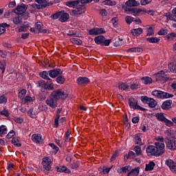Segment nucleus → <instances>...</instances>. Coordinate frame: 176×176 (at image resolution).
Instances as JSON below:
<instances>
[{
	"label": "nucleus",
	"instance_id": "37998d69",
	"mask_svg": "<svg viewBox=\"0 0 176 176\" xmlns=\"http://www.w3.org/2000/svg\"><path fill=\"white\" fill-rule=\"evenodd\" d=\"M128 173H130V175H135L138 176L140 174V168H135L131 170V171L129 172Z\"/></svg>",
	"mask_w": 176,
	"mask_h": 176
},
{
	"label": "nucleus",
	"instance_id": "ddd939ff",
	"mask_svg": "<svg viewBox=\"0 0 176 176\" xmlns=\"http://www.w3.org/2000/svg\"><path fill=\"white\" fill-rule=\"evenodd\" d=\"M76 83L79 86H86L90 83V79L87 77H78L76 79Z\"/></svg>",
	"mask_w": 176,
	"mask_h": 176
},
{
	"label": "nucleus",
	"instance_id": "39448f33",
	"mask_svg": "<svg viewBox=\"0 0 176 176\" xmlns=\"http://www.w3.org/2000/svg\"><path fill=\"white\" fill-rule=\"evenodd\" d=\"M128 104L132 109H139L140 111H146V109L142 107L138 104V100L134 98H130L128 100Z\"/></svg>",
	"mask_w": 176,
	"mask_h": 176
},
{
	"label": "nucleus",
	"instance_id": "6ab92c4d",
	"mask_svg": "<svg viewBox=\"0 0 176 176\" xmlns=\"http://www.w3.org/2000/svg\"><path fill=\"white\" fill-rule=\"evenodd\" d=\"M40 78L42 79H45V80H48L49 82H53V80L50 78L49 76V71H43L39 73Z\"/></svg>",
	"mask_w": 176,
	"mask_h": 176
},
{
	"label": "nucleus",
	"instance_id": "f704fd0d",
	"mask_svg": "<svg viewBox=\"0 0 176 176\" xmlns=\"http://www.w3.org/2000/svg\"><path fill=\"white\" fill-rule=\"evenodd\" d=\"M8 133V128H6V126L1 125L0 126V137H3L5 134Z\"/></svg>",
	"mask_w": 176,
	"mask_h": 176
},
{
	"label": "nucleus",
	"instance_id": "4468645a",
	"mask_svg": "<svg viewBox=\"0 0 176 176\" xmlns=\"http://www.w3.org/2000/svg\"><path fill=\"white\" fill-rule=\"evenodd\" d=\"M142 133H139L133 135V141L137 146H142V145H144V143H142Z\"/></svg>",
	"mask_w": 176,
	"mask_h": 176
},
{
	"label": "nucleus",
	"instance_id": "e433bc0d",
	"mask_svg": "<svg viewBox=\"0 0 176 176\" xmlns=\"http://www.w3.org/2000/svg\"><path fill=\"white\" fill-rule=\"evenodd\" d=\"M147 104L150 108H155V107L157 105V102H156L155 99L151 98Z\"/></svg>",
	"mask_w": 176,
	"mask_h": 176
},
{
	"label": "nucleus",
	"instance_id": "c03bdc74",
	"mask_svg": "<svg viewBox=\"0 0 176 176\" xmlns=\"http://www.w3.org/2000/svg\"><path fill=\"white\" fill-rule=\"evenodd\" d=\"M168 41H173L174 38H176V33L175 32H171L167 34L166 36Z\"/></svg>",
	"mask_w": 176,
	"mask_h": 176
},
{
	"label": "nucleus",
	"instance_id": "cd10ccee",
	"mask_svg": "<svg viewBox=\"0 0 176 176\" xmlns=\"http://www.w3.org/2000/svg\"><path fill=\"white\" fill-rule=\"evenodd\" d=\"M11 143L15 146H18V147L21 146V143H20V138L19 137L12 138Z\"/></svg>",
	"mask_w": 176,
	"mask_h": 176
},
{
	"label": "nucleus",
	"instance_id": "a18cd8bd",
	"mask_svg": "<svg viewBox=\"0 0 176 176\" xmlns=\"http://www.w3.org/2000/svg\"><path fill=\"white\" fill-rule=\"evenodd\" d=\"M89 35L97 36V29L96 28H94L89 30H88Z\"/></svg>",
	"mask_w": 176,
	"mask_h": 176
},
{
	"label": "nucleus",
	"instance_id": "f03ea898",
	"mask_svg": "<svg viewBox=\"0 0 176 176\" xmlns=\"http://www.w3.org/2000/svg\"><path fill=\"white\" fill-rule=\"evenodd\" d=\"M164 138H161V142H157L154 145H148L146 148V152L148 156H155V157H159L162 155L166 153L165 145H164Z\"/></svg>",
	"mask_w": 176,
	"mask_h": 176
},
{
	"label": "nucleus",
	"instance_id": "393cba45",
	"mask_svg": "<svg viewBox=\"0 0 176 176\" xmlns=\"http://www.w3.org/2000/svg\"><path fill=\"white\" fill-rule=\"evenodd\" d=\"M143 32L144 30L142 28L131 30V34L133 35V36H140V35H141V34Z\"/></svg>",
	"mask_w": 176,
	"mask_h": 176
},
{
	"label": "nucleus",
	"instance_id": "2eb2a0df",
	"mask_svg": "<svg viewBox=\"0 0 176 176\" xmlns=\"http://www.w3.org/2000/svg\"><path fill=\"white\" fill-rule=\"evenodd\" d=\"M166 165L169 167L172 173H176V163L173 160H167L165 162Z\"/></svg>",
	"mask_w": 176,
	"mask_h": 176
},
{
	"label": "nucleus",
	"instance_id": "5fc2aeb1",
	"mask_svg": "<svg viewBox=\"0 0 176 176\" xmlns=\"http://www.w3.org/2000/svg\"><path fill=\"white\" fill-rule=\"evenodd\" d=\"M164 122L165 123L166 126H167L168 127H171L174 126V122H173L171 120L167 118L164 121Z\"/></svg>",
	"mask_w": 176,
	"mask_h": 176
},
{
	"label": "nucleus",
	"instance_id": "c756f323",
	"mask_svg": "<svg viewBox=\"0 0 176 176\" xmlns=\"http://www.w3.org/2000/svg\"><path fill=\"white\" fill-rule=\"evenodd\" d=\"M56 78V82L58 83V85H64L65 83V77L64 76L60 74Z\"/></svg>",
	"mask_w": 176,
	"mask_h": 176
},
{
	"label": "nucleus",
	"instance_id": "bb28decb",
	"mask_svg": "<svg viewBox=\"0 0 176 176\" xmlns=\"http://www.w3.org/2000/svg\"><path fill=\"white\" fill-rule=\"evenodd\" d=\"M155 166H156V164H155L153 161L150 162L148 164H146L145 171H152L153 168H155Z\"/></svg>",
	"mask_w": 176,
	"mask_h": 176
},
{
	"label": "nucleus",
	"instance_id": "4c0bfd02",
	"mask_svg": "<svg viewBox=\"0 0 176 176\" xmlns=\"http://www.w3.org/2000/svg\"><path fill=\"white\" fill-rule=\"evenodd\" d=\"M146 36H152V35H155V31H153V28L149 27L146 28Z\"/></svg>",
	"mask_w": 176,
	"mask_h": 176
},
{
	"label": "nucleus",
	"instance_id": "a878e982",
	"mask_svg": "<svg viewBox=\"0 0 176 176\" xmlns=\"http://www.w3.org/2000/svg\"><path fill=\"white\" fill-rule=\"evenodd\" d=\"M10 27V25L3 23L0 24V35H2V34H5L6 32V28H9Z\"/></svg>",
	"mask_w": 176,
	"mask_h": 176
},
{
	"label": "nucleus",
	"instance_id": "f3484780",
	"mask_svg": "<svg viewBox=\"0 0 176 176\" xmlns=\"http://www.w3.org/2000/svg\"><path fill=\"white\" fill-rule=\"evenodd\" d=\"M68 20H69V14L65 12V11H60L59 21H60V23H66Z\"/></svg>",
	"mask_w": 176,
	"mask_h": 176
},
{
	"label": "nucleus",
	"instance_id": "680f3d73",
	"mask_svg": "<svg viewBox=\"0 0 176 176\" xmlns=\"http://www.w3.org/2000/svg\"><path fill=\"white\" fill-rule=\"evenodd\" d=\"M36 28L38 31V32L42 30V27L43 26V23L42 22H37L35 23Z\"/></svg>",
	"mask_w": 176,
	"mask_h": 176
},
{
	"label": "nucleus",
	"instance_id": "052dcab7",
	"mask_svg": "<svg viewBox=\"0 0 176 176\" xmlns=\"http://www.w3.org/2000/svg\"><path fill=\"white\" fill-rule=\"evenodd\" d=\"M60 15H61V11H59L51 15V19H57L58 18L60 19Z\"/></svg>",
	"mask_w": 176,
	"mask_h": 176
},
{
	"label": "nucleus",
	"instance_id": "3c124183",
	"mask_svg": "<svg viewBox=\"0 0 176 176\" xmlns=\"http://www.w3.org/2000/svg\"><path fill=\"white\" fill-rule=\"evenodd\" d=\"M107 31L102 28H96V35H101V34H105Z\"/></svg>",
	"mask_w": 176,
	"mask_h": 176
},
{
	"label": "nucleus",
	"instance_id": "9b49d317",
	"mask_svg": "<svg viewBox=\"0 0 176 176\" xmlns=\"http://www.w3.org/2000/svg\"><path fill=\"white\" fill-rule=\"evenodd\" d=\"M28 9V5L22 3L20 6H18L14 10H12V12L13 13H16V14H19V16H20L21 14L25 13Z\"/></svg>",
	"mask_w": 176,
	"mask_h": 176
},
{
	"label": "nucleus",
	"instance_id": "79ce46f5",
	"mask_svg": "<svg viewBox=\"0 0 176 176\" xmlns=\"http://www.w3.org/2000/svg\"><path fill=\"white\" fill-rule=\"evenodd\" d=\"M28 116L32 119H35L36 118V115H35V112L34 111V109H30L28 111Z\"/></svg>",
	"mask_w": 176,
	"mask_h": 176
},
{
	"label": "nucleus",
	"instance_id": "09e8293b",
	"mask_svg": "<svg viewBox=\"0 0 176 176\" xmlns=\"http://www.w3.org/2000/svg\"><path fill=\"white\" fill-rule=\"evenodd\" d=\"M44 90H54V87L53 86V82H49V84H46L45 88Z\"/></svg>",
	"mask_w": 176,
	"mask_h": 176
},
{
	"label": "nucleus",
	"instance_id": "5701e85b",
	"mask_svg": "<svg viewBox=\"0 0 176 176\" xmlns=\"http://www.w3.org/2000/svg\"><path fill=\"white\" fill-rule=\"evenodd\" d=\"M80 3V0H76V1H66L65 5L68 6V8H73L75 9L76 6H78Z\"/></svg>",
	"mask_w": 176,
	"mask_h": 176
},
{
	"label": "nucleus",
	"instance_id": "b1692460",
	"mask_svg": "<svg viewBox=\"0 0 176 176\" xmlns=\"http://www.w3.org/2000/svg\"><path fill=\"white\" fill-rule=\"evenodd\" d=\"M63 111V108L58 109L56 111V115L54 118V127L57 129L58 127V120H60V113Z\"/></svg>",
	"mask_w": 176,
	"mask_h": 176
},
{
	"label": "nucleus",
	"instance_id": "864d4df0",
	"mask_svg": "<svg viewBox=\"0 0 176 176\" xmlns=\"http://www.w3.org/2000/svg\"><path fill=\"white\" fill-rule=\"evenodd\" d=\"M118 156H119V151H116L111 157V162H113V160H116Z\"/></svg>",
	"mask_w": 176,
	"mask_h": 176
},
{
	"label": "nucleus",
	"instance_id": "774afa93",
	"mask_svg": "<svg viewBox=\"0 0 176 176\" xmlns=\"http://www.w3.org/2000/svg\"><path fill=\"white\" fill-rule=\"evenodd\" d=\"M16 134L14 130H11L7 135L6 138H12V137H14V135Z\"/></svg>",
	"mask_w": 176,
	"mask_h": 176
},
{
	"label": "nucleus",
	"instance_id": "4be33fe9",
	"mask_svg": "<svg viewBox=\"0 0 176 176\" xmlns=\"http://www.w3.org/2000/svg\"><path fill=\"white\" fill-rule=\"evenodd\" d=\"M118 89L123 91H129V90H130V85H129V82H120L118 85Z\"/></svg>",
	"mask_w": 176,
	"mask_h": 176
},
{
	"label": "nucleus",
	"instance_id": "ea45409f",
	"mask_svg": "<svg viewBox=\"0 0 176 176\" xmlns=\"http://www.w3.org/2000/svg\"><path fill=\"white\" fill-rule=\"evenodd\" d=\"M46 85H47L46 82L43 80H41L38 81V82L37 83V87H41L42 90H45L46 87Z\"/></svg>",
	"mask_w": 176,
	"mask_h": 176
},
{
	"label": "nucleus",
	"instance_id": "f8f14e48",
	"mask_svg": "<svg viewBox=\"0 0 176 176\" xmlns=\"http://www.w3.org/2000/svg\"><path fill=\"white\" fill-rule=\"evenodd\" d=\"M167 75L164 73V71H161L155 74V80L156 82H167L168 78H167Z\"/></svg>",
	"mask_w": 176,
	"mask_h": 176
},
{
	"label": "nucleus",
	"instance_id": "9d476101",
	"mask_svg": "<svg viewBox=\"0 0 176 176\" xmlns=\"http://www.w3.org/2000/svg\"><path fill=\"white\" fill-rule=\"evenodd\" d=\"M54 3L53 1H47V0H45V2L43 5L32 3L31 4V6L32 8H33V9H38V10H43V9H46V8L53 6Z\"/></svg>",
	"mask_w": 176,
	"mask_h": 176
},
{
	"label": "nucleus",
	"instance_id": "bf43d9fd",
	"mask_svg": "<svg viewBox=\"0 0 176 176\" xmlns=\"http://www.w3.org/2000/svg\"><path fill=\"white\" fill-rule=\"evenodd\" d=\"M0 115L9 118V111L7 109L0 110Z\"/></svg>",
	"mask_w": 176,
	"mask_h": 176
},
{
	"label": "nucleus",
	"instance_id": "6e6d98bb",
	"mask_svg": "<svg viewBox=\"0 0 176 176\" xmlns=\"http://www.w3.org/2000/svg\"><path fill=\"white\" fill-rule=\"evenodd\" d=\"M13 23L16 24V25L19 24H21L22 21H21V17H20V15H19L18 17H15L13 19Z\"/></svg>",
	"mask_w": 176,
	"mask_h": 176
},
{
	"label": "nucleus",
	"instance_id": "4d7b16f0",
	"mask_svg": "<svg viewBox=\"0 0 176 176\" xmlns=\"http://www.w3.org/2000/svg\"><path fill=\"white\" fill-rule=\"evenodd\" d=\"M79 166H80V164L77 161L71 164V168H72V170H75L78 168Z\"/></svg>",
	"mask_w": 176,
	"mask_h": 176
},
{
	"label": "nucleus",
	"instance_id": "2f4dec72",
	"mask_svg": "<svg viewBox=\"0 0 176 176\" xmlns=\"http://www.w3.org/2000/svg\"><path fill=\"white\" fill-rule=\"evenodd\" d=\"M129 168H130V166H125L122 168H118L117 171L118 173H119V174H124L126 173H129Z\"/></svg>",
	"mask_w": 176,
	"mask_h": 176
},
{
	"label": "nucleus",
	"instance_id": "0e129e2a",
	"mask_svg": "<svg viewBox=\"0 0 176 176\" xmlns=\"http://www.w3.org/2000/svg\"><path fill=\"white\" fill-rule=\"evenodd\" d=\"M5 65H6L5 61H0V69H1L2 74H3V72H5V69H6Z\"/></svg>",
	"mask_w": 176,
	"mask_h": 176
},
{
	"label": "nucleus",
	"instance_id": "49530a36",
	"mask_svg": "<svg viewBox=\"0 0 176 176\" xmlns=\"http://www.w3.org/2000/svg\"><path fill=\"white\" fill-rule=\"evenodd\" d=\"M125 21L126 24H129V25H130V24H131L133 21H134V18L131 16H127L125 17Z\"/></svg>",
	"mask_w": 176,
	"mask_h": 176
},
{
	"label": "nucleus",
	"instance_id": "e2e57ef3",
	"mask_svg": "<svg viewBox=\"0 0 176 176\" xmlns=\"http://www.w3.org/2000/svg\"><path fill=\"white\" fill-rule=\"evenodd\" d=\"M67 36H74L75 38L78 37V34H76V32L74 30H70L67 34Z\"/></svg>",
	"mask_w": 176,
	"mask_h": 176
},
{
	"label": "nucleus",
	"instance_id": "c85d7f7f",
	"mask_svg": "<svg viewBox=\"0 0 176 176\" xmlns=\"http://www.w3.org/2000/svg\"><path fill=\"white\" fill-rule=\"evenodd\" d=\"M146 41L148 42V43H159L160 38L157 37H148L146 38Z\"/></svg>",
	"mask_w": 176,
	"mask_h": 176
},
{
	"label": "nucleus",
	"instance_id": "c9c22d12",
	"mask_svg": "<svg viewBox=\"0 0 176 176\" xmlns=\"http://www.w3.org/2000/svg\"><path fill=\"white\" fill-rule=\"evenodd\" d=\"M133 151H135L136 156H141L142 155L141 146H135Z\"/></svg>",
	"mask_w": 176,
	"mask_h": 176
},
{
	"label": "nucleus",
	"instance_id": "20e7f679",
	"mask_svg": "<svg viewBox=\"0 0 176 176\" xmlns=\"http://www.w3.org/2000/svg\"><path fill=\"white\" fill-rule=\"evenodd\" d=\"M94 42L96 45H100V46H109L112 39H107L105 36L99 35L94 38Z\"/></svg>",
	"mask_w": 176,
	"mask_h": 176
},
{
	"label": "nucleus",
	"instance_id": "7c9ffc66",
	"mask_svg": "<svg viewBox=\"0 0 176 176\" xmlns=\"http://www.w3.org/2000/svg\"><path fill=\"white\" fill-rule=\"evenodd\" d=\"M141 80L144 85H151L152 83V78L148 76H144L141 78Z\"/></svg>",
	"mask_w": 176,
	"mask_h": 176
},
{
	"label": "nucleus",
	"instance_id": "a19ab883",
	"mask_svg": "<svg viewBox=\"0 0 176 176\" xmlns=\"http://www.w3.org/2000/svg\"><path fill=\"white\" fill-rule=\"evenodd\" d=\"M103 4L107 5V6H115L116 5V1L111 0H105L102 2Z\"/></svg>",
	"mask_w": 176,
	"mask_h": 176
},
{
	"label": "nucleus",
	"instance_id": "de8ad7c7",
	"mask_svg": "<svg viewBox=\"0 0 176 176\" xmlns=\"http://www.w3.org/2000/svg\"><path fill=\"white\" fill-rule=\"evenodd\" d=\"M130 89L131 90H137V89H140V84L138 82H133L131 85H130Z\"/></svg>",
	"mask_w": 176,
	"mask_h": 176
},
{
	"label": "nucleus",
	"instance_id": "58836bf2",
	"mask_svg": "<svg viewBox=\"0 0 176 176\" xmlns=\"http://www.w3.org/2000/svg\"><path fill=\"white\" fill-rule=\"evenodd\" d=\"M25 94H27V89H23L18 93V97L20 98V100H23Z\"/></svg>",
	"mask_w": 176,
	"mask_h": 176
},
{
	"label": "nucleus",
	"instance_id": "338daca9",
	"mask_svg": "<svg viewBox=\"0 0 176 176\" xmlns=\"http://www.w3.org/2000/svg\"><path fill=\"white\" fill-rule=\"evenodd\" d=\"M168 69L170 72L175 74V65H173V63H170L168 65Z\"/></svg>",
	"mask_w": 176,
	"mask_h": 176
},
{
	"label": "nucleus",
	"instance_id": "f257e3e1",
	"mask_svg": "<svg viewBox=\"0 0 176 176\" xmlns=\"http://www.w3.org/2000/svg\"><path fill=\"white\" fill-rule=\"evenodd\" d=\"M67 97L68 94L63 89L54 90L50 95V98L46 100L45 104L52 109H56L58 105V100H65Z\"/></svg>",
	"mask_w": 176,
	"mask_h": 176
},
{
	"label": "nucleus",
	"instance_id": "13d9d810",
	"mask_svg": "<svg viewBox=\"0 0 176 176\" xmlns=\"http://www.w3.org/2000/svg\"><path fill=\"white\" fill-rule=\"evenodd\" d=\"M151 98L146 96H143L141 97V101L143 102L144 104H148L149 102V99Z\"/></svg>",
	"mask_w": 176,
	"mask_h": 176
},
{
	"label": "nucleus",
	"instance_id": "412c9836",
	"mask_svg": "<svg viewBox=\"0 0 176 176\" xmlns=\"http://www.w3.org/2000/svg\"><path fill=\"white\" fill-rule=\"evenodd\" d=\"M31 139L36 144H42L43 142L42 135L41 134H33Z\"/></svg>",
	"mask_w": 176,
	"mask_h": 176
},
{
	"label": "nucleus",
	"instance_id": "0eeeda50",
	"mask_svg": "<svg viewBox=\"0 0 176 176\" xmlns=\"http://www.w3.org/2000/svg\"><path fill=\"white\" fill-rule=\"evenodd\" d=\"M166 147L170 151H176V139L174 138L166 137L165 138Z\"/></svg>",
	"mask_w": 176,
	"mask_h": 176
},
{
	"label": "nucleus",
	"instance_id": "69168bd1",
	"mask_svg": "<svg viewBox=\"0 0 176 176\" xmlns=\"http://www.w3.org/2000/svg\"><path fill=\"white\" fill-rule=\"evenodd\" d=\"M174 97V94H169L167 92H164V100L166 98H173Z\"/></svg>",
	"mask_w": 176,
	"mask_h": 176
},
{
	"label": "nucleus",
	"instance_id": "473e14b6",
	"mask_svg": "<svg viewBox=\"0 0 176 176\" xmlns=\"http://www.w3.org/2000/svg\"><path fill=\"white\" fill-rule=\"evenodd\" d=\"M155 118L157 119V120H160V122H164L166 119V117L164 116V113H156Z\"/></svg>",
	"mask_w": 176,
	"mask_h": 176
},
{
	"label": "nucleus",
	"instance_id": "423d86ee",
	"mask_svg": "<svg viewBox=\"0 0 176 176\" xmlns=\"http://www.w3.org/2000/svg\"><path fill=\"white\" fill-rule=\"evenodd\" d=\"M49 67H51V68H53L52 69L48 70L49 72V76L50 78H52V79H56L57 76L59 75H63V71L60 68H54V66H51L49 65Z\"/></svg>",
	"mask_w": 176,
	"mask_h": 176
},
{
	"label": "nucleus",
	"instance_id": "6e6552de",
	"mask_svg": "<svg viewBox=\"0 0 176 176\" xmlns=\"http://www.w3.org/2000/svg\"><path fill=\"white\" fill-rule=\"evenodd\" d=\"M86 12V6L80 3L76 6L75 9L72 10L73 16H79Z\"/></svg>",
	"mask_w": 176,
	"mask_h": 176
},
{
	"label": "nucleus",
	"instance_id": "603ef678",
	"mask_svg": "<svg viewBox=\"0 0 176 176\" xmlns=\"http://www.w3.org/2000/svg\"><path fill=\"white\" fill-rule=\"evenodd\" d=\"M8 102V98L5 95L0 96V104H6Z\"/></svg>",
	"mask_w": 176,
	"mask_h": 176
},
{
	"label": "nucleus",
	"instance_id": "aec40b11",
	"mask_svg": "<svg viewBox=\"0 0 176 176\" xmlns=\"http://www.w3.org/2000/svg\"><path fill=\"white\" fill-rule=\"evenodd\" d=\"M151 94L157 98L164 100V91H163L155 90L151 92Z\"/></svg>",
	"mask_w": 176,
	"mask_h": 176
},
{
	"label": "nucleus",
	"instance_id": "a211bd4d",
	"mask_svg": "<svg viewBox=\"0 0 176 176\" xmlns=\"http://www.w3.org/2000/svg\"><path fill=\"white\" fill-rule=\"evenodd\" d=\"M172 104H173V100H167L162 103V104L161 105V108L164 111H168V109H170Z\"/></svg>",
	"mask_w": 176,
	"mask_h": 176
},
{
	"label": "nucleus",
	"instance_id": "72a5a7b5",
	"mask_svg": "<svg viewBox=\"0 0 176 176\" xmlns=\"http://www.w3.org/2000/svg\"><path fill=\"white\" fill-rule=\"evenodd\" d=\"M70 42L73 43L74 45H78V46H81L82 43H83V41L79 38H73L70 39Z\"/></svg>",
	"mask_w": 176,
	"mask_h": 176
},
{
	"label": "nucleus",
	"instance_id": "7ed1b4c3",
	"mask_svg": "<svg viewBox=\"0 0 176 176\" xmlns=\"http://www.w3.org/2000/svg\"><path fill=\"white\" fill-rule=\"evenodd\" d=\"M125 5H126V6L129 7L125 9L126 12L128 14H133V16H138V14L142 12V10H141V8H135L137 6H140V2L135 0H128L125 3Z\"/></svg>",
	"mask_w": 176,
	"mask_h": 176
},
{
	"label": "nucleus",
	"instance_id": "8fccbe9b",
	"mask_svg": "<svg viewBox=\"0 0 176 176\" xmlns=\"http://www.w3.org/2000/svg\"><path fill=\"white\" fill-rule=\"evenodd\" d=\"M167 34H168V30L164 29V28H162L157 32V35H160V36H162V35H167Z\"/></svg>",
	"mask_w": 176,
	"mask_h": 176
},
{
	"label": "nucleus",
	"instance_id": "1a4fd4ad",
	"mask_svg": "<svg viewBox=\"0 0 176 176\" xmlns=\"http://www.w3.org/2000/svg\"><path fill=\"white\" fill-rule=\"evenodd\" d=\"M52 163H53L52 157H46L43 158L42 166L46 171H50L52 170Z\"/></svg>",
	"mask_w": 176,
	"mask_h": 176
},
{
	"label": "nucleus",
	"instance_id": "dca6fc26",
	"mask_svg": "<svg viewBox=\"0 0 176 176\" xmlns=\"http://www.w3.org/2000/svg\"><path fill=\"white\" fill-rule=\"evenodd\" d=\"M57 173H65V174H71V170L65 166L59 165L55 167Z\"/></svg>",
	"mask_w": 176,
	"mask_h": 176
}]
</instances>
